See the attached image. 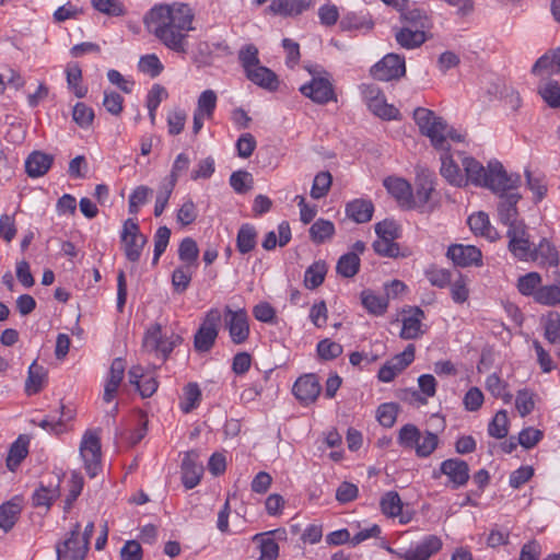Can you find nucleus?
<instances>
[{
	"label": "nucleus",
	"instance_id": "f257e3e1",
	"mask_svg": "<svg viewBox=\"0 0 560 560\" xmlns=\"http://www.w3.org/2000/svg\"><path fill=\"white\" fill-rule=\"evenodd\" d=\"M463 166L466 172V182L487 187L491 191H501L521 183V176L509 174L499 161H490L485 167L474 158H464Z\"/></svg>",
	"mask_w": 560,
	"mask_h": 560
},
{
	"label": "nucleus",
	"instance_id": "f03ea898",
	"mask_svg": "<svg viewBox=\"0 0 560 560\" xmlns=\"http://www.w3.org/2000/svg\"><path fill=\"white\" fill-rule=\"evenodd\" d=\"M147 30L175 50V16L170 4H156L144 15Z\"/></svg>",
	"mask_w": 560,
	"mask_h": 560
},
{
	"label": "nucleus",
	"instance_id": "7ed1b4c3",
	"mask_svg": "<svg viewBox=\"0 0 560 560\" xmlns=\"http://www.w3.org/2000/svg\"><path fill=\"white\" fill-rule=\"evenodd\" d=\"M413 119L418 125L420 132L430 139L431 144L436 150H450V144L446 141L448 125L442 117L438 116L431 109L418 107L413 112Z\"/></svg>",
	"mask_w": 560,
	"mask_h": 560
},
{
	"label": "nucleus",
	"instance_id": "20e7f679",
	"mask_svg": "<svg viewBox=\"0 0 560 560\" xmlns=\"http://www.w3.org/2000/svg\"><path fill=\"white\" fill-rule=\"evenodd\" d=\"M413 119L418 125L420 132L430 139L431 144L436 150H450V144L446 141L448 125L442 117L438 116L431 109L418 107L413 112Z\"/></svg>",
	"mask_w": 560,
	"mask_h": 560
},
{
	"label": "nucleus",
	"instance_id": "39448f33",
	"mask_svg": "<svg viewBox=\"0 0 560 560\" xmlns=\"http://www.w3.org/2000/svg\"><path fill=\"white\" fill-rule=\"evenodd\" d=\"M413 119L418 125L420 132L430 139L431 144L436 150H450V144L446 141L448 125L442 117L438 116L431 109L418 107L413 112Z\"/></svg>",
	"mask_w": 560,
	"mask_h": 560
},
{
	"label": "nucleus",
	"instance_id": "423d86ee",
	"mask_svg": "<svg viewBox=\"0 0 560 560\" xmlns=\"http://www.w3.org/2000/svg\"><path fill=\"white\" fill-rule=\"evenodd\" d=\"M182 265L177 267V293L184 292L199 266V247L191 237H185L177 248Z\"/></svg>",
	"mask_w": 560,
	"mask_h": 560
},
{
	"label": "nucleus",
	"instance_id": "0eeeda50",
	"mask_svg": "<svg viewBox=\"0 0 560 560\" xmlns=\"http://www.w3.org/2000/svg\"><path fill=\"white\" fill-rule=\"evenodd\" d=\"M222 314L218 308L209 310L194 337V347L197 352H209L218 338Z\"/></svg>",
	"mask_w": 560,
	"mask_h": 560
},
{
	"label": "nucleus",
	"instance_id": "6e6552de",
	"mask_svg": "<svg viewBox=\"0 0 560 560\" xmlns=\"http://www.w3.org/2000/svg\"><path fill=\"white\" fill-rule=\"evenodd\" d=\"M521 183L501 191H493L499 197L497 206L499 221L509 229L517 224H525L522 220H518L517 203L522 199L517 191Z\"/></svg>",
	"mask_w": 560,
	"mask_h": 560
},
{
	"label": "nucleus",
	"instance_id": "1a4fd4ad",
	"mask_svg": "<svg viewBox=\"0 0 560 560\" xmlns=\"http://www.w3.org/2000/svg\"><path fill=\"white\" fill-rule=\"evenodd\" d=\"M80 455L84 462L86 474L94 478L102 468L101 440L96 432L86 431L80 444Z\"/></svg>",
	"mask_w": 560,
	"mask_h": 560
},
{
	"label": "nucleus",
	"instance_id": "9d476101",
	"mask_svg": "<svg viewBox=\"0 0 560 560\" xmlns=\"http://www.w3.org/2000/svg\"><path fill=\"white\" fill-rule=\"evenodd\" d=\"M442 548V540L435 535L425 536L416 546L408 549H393L387 547V551L400 560H429Z\"/></svg>",
	"mask_w": 560,
	"mask_h": 560
},
{
	"label": "nucleus",
	"instance_id": "9b49d317",
	"mask_svg": "<svg viewBox=\"0 0 560 560\" xmlns=\"http://www.w3.org/2000/svg\"><path fill=\"white\" fill-rule=\"evenodd\" d=\"M174 341L166 338L160 324H154L147 329L142 340L145 352L154 354L160 360H165L173 351Z\"/></svg>",
	"mask_w": 560,
	"mask_h": 560
},
{
	"label": "nucleus",
	"instance_id": "f8f14e48",
	"mask_svg": "<svg viewBox=\"0 0 560 560\" xmlns=\"http://www.w3.org/2000/svg\"><path fill=\"white\" fill-rule=\"evenodd\" d=\"M81 525L75 523L70 530L69 537L62 542L57 544V560H84L89 551L88 542L80 538Z\"/></svg>",
	"mask_w": 560,
	"mask_h": 560
},
{
	"label": "nucleus",
	"instance_id": "ddd939ff",
	"mask_svg": "<svg viewBox=\"0 0 560 560\" xmlns=\"http://www.w3.org/2000/svg\"><path fill=\"white\" fill-rule=\"evenodd\" d=\"M313 75L311 82L303 84L300 92L317 104H327L330 101H337L334 86L327 77H316L312 69H308Z\"/></svg>",
	"mask_w": 560,
	"mask_h": 560
},
{
	"label": "nucleus",
	"instance_id": "4468645a",
	"mask_svg": "<svg viewBox=\"0 0 560 560\" xmlns=\"http://www.w3.org/2000/svg\"><path fill=\"white\" fill-rule=\"evenodd\" d=\"M225 327L229 330L231 340L235 345L244 343L249 337L248 315L244 308L233 311L225 306Z\"/></svg>",
	"mask_w": 560,
	"mask_h": 560
},
{
	"label": "nucleus",
	"instance_id": "2eb2a0df",
	"mask_svg": "<svg viewBox=\"0 0 560 560\" xmlns=\"http://www.w3.org/2000/svg\"><path fill=\"white\" fill-rule=\"evenodd\" d=\"M447 476L453 489L464 487L469 480V466L460 458H448L441 463L440 470L433 471V478Z\"/></svg>",
	"mask_w": 560,
	"mask_h": 560
},
{
	"label": "nucleus",
	"instance_id": "dca6fc26",
	"mask_svg": "<svg viewBox=\"0 0 560 560\" xmlns=\"http://www.w3.org/2000/svg\"><path fill=\"white\" fill-rule=\"evenodd\" d=\"M406 66L404 57L396 54H387L371 69V74L378 81H390L405 75Z\"/></svg>",
	"mask_w": 560,
	"mask_h": 560
},
{
	"label": "nucleus",
	"instance_id": "f3484780",
	"mask_svg": "<svg viewBox=\"0 0 560 560\" xmlns=\"http://www.w3.org/2000/svg\"><path fill=\"white\" fill-rule=\"evenodd\" d=\"M509 250L520 260H529L532 255V244L528 238L525 224H517L508 229Z\"/></svg>",
	"mask_w": 560,
	"mask_h": 560
},
{
	"label": "nucleus",
	"instance_id": "a211bd4d",
	"mask_svg": "<svg viewBox=\"0 0 560 560\" xmlns=\"http://www.w3.org/2000/svg\"><path fill=\"white\" fill-rule=\"evenodd\" d=\"M388 194L395 198L402 209H415L413 194L410 184L401 178L389 176L383 182Z\"/></svg>",
	"mask_w": 560,
	"mask_h": 560
},
{
	"label": "nucleus",
	"instance_id": "6ab92c4d",
	"mask_svg": "<svg viewBox=\"0 0 560 560\" xmlns=\"http://www.w3.org/2000/svg\"><path fill=\"white\" fill-rule=\"evenodd\" d=\"M446 256L459 267L480 266L482 260L480 249L472 245L453 244L448 247Z\"/></svg>",
	"mask_w": 560,
	"mask_h": 560
},
{
	"label": "nucleus",
	"instance_id": "aec40b11",
	"mask_svg": "<svg viewBox=\"0 0 560 560\" xmlns=\"http://www.w3.org/2000/svg\"><path fill=\"white\" fill-rule=\"evenodd\" d=\"M199 454L190 451L185 454L182 463V482L186 489L195 488L203 475V466L198 462Z\"/></svg>",
	"mask_w": 560,
	"mask_h": 560
},
{
	"label": "nucleus",
	"instance_id": "412c9836",
	"mask_svg": "<svg viewBox=\"0 0 560 560\" xmlns=\"http://www.w3.org/2000/svg\"><path fill=\"white\" fill-rule=\"evenodd\" d=\"M292 390L299 401L310 405L317 399L320 384L315 374H306L296 380Z\"/></svg>",
	"mask_w": 560,
	"mask_h": 560
},
{
	"label": "nucleus",
	"instance_id": "4be33fe9",
	"mask_svg": "<svg viewBox=\"0 0 560 560\" xmlns=\"http://www.w3.org/2000/svg\"><path fill=\"white\" fill-rule=\"evenodd\" d=\"M284 529H275L267 533L256 534L254 540L259 542L260 556L258 560H277L279 557V545L276 541L278 539H285Z\"/></svg>",
	"mask_w": 560,
	"mask_h": 560
},
{
	"label": "nucleus",
	"instance_id": "5701e85b",
	"mask_svg": "<svg viewBox=\"0 0 560 560\" xmlns=\"http://www.w3.org/2000/svg\"><path fill=\"white\" fill-rule=\"evenodd\" d=\"M129 422V428L121 436L129 445L135 446L147 435L148 416L142 410H136L131 413Z\"/></svg>",
	"mask_w": 560,
	"mask_h": 560
},
{
	"label": "nucleus",
	"instance_id": "b1692460",
	"mask_svg": "<svg viewBox=\"0 0 560 560\" xmlns=\"http://www.w3.org/2000/svg\"><path fill=\"white\" fill-rule=\"evenodd\" d=\"M313 5V0H272L268 11L276 15L294 16Z\"/></svg>",
	"mask_w": 560,
	"mask_h": 560
},
{
	"label": "nucleus",
	"instance_id": "393cba45",
	"mask_svg": "<svg viewBox=\"0 0 560 560\" xmlns=\"http://www.w3.org/2000/svg\"><path fill=\"white\" fill-rule=\"evenodd\" d=\"M125 369V361L121 358L114 359L109 369L108 380L104 388V401L110 402L115 398L124 378Z\"/></svg>",
	"mask_w": 560,
	"mask_h": 560
},
{
	"label": "nucleus",
	"instance_id": "a878e982",
	"mask_svg": "<svg viewBox=\"0 0 560 560\" xmlns=\"http://www.w3.org/2000/svg\"><path fill=\"white\" fill-rule=\"evenodd\" d=\"M54 158L50 154L34 151L25 161L26 174L32 178H37L45 175L51 167Z\"/></svg>",
	"mask_w": 560,
	"mask_h": 560
},
{
	"label": "nucleus",
	"instance_id": "bb28decb",
	"mask_svg": "<svg viewBox=\"0 0 560 560\" xmlns=\"http://www.w3.org/2000/svg\"><path fill=\"white\" fill-rule=\"evenodd\" d=\"M423 318L424 312L420 307L410 310L408 315L402 318L400 337L406 340L419 338L422 335L421 322Z\"/></svg>",
	"mask_w": 560,
	"mask_h": 560
},
{
	"label": "nucleus",
	"instance_id": "cd10ccee",
	"mask_svg": "<svg viewBox=\"0 0 560 560\" xmlns=\"http://www.w3.org/2000/svg\"><path fill=\"white\" fill-rule=\"evenodd\" d=\"M374 212V205L371 200L358 198L346 205V214L355 223L371 221Z\"/></svg>",
	"mask_w": 560,
	"mask_h": 560
},
{
	"label": "nucleus",
	"instance_id": "c85d7f7f",
	"mask_svg": "<svg viewBox=\"0 0 560 560\" xmlns=\"http://www.w3.org/2000/svg\"><path fill=\"white\" fill-rule=\"evenodd\" d=\"M417 190L413 196L415 209L423 210L432 198L435 190L434 176L432 174L422 173L417 177Z\"/></svg>",
	"mask_w": 560,
	"mask_h": 560
},
{
	"label": "nucleus",
	"instance_id": "c756f323",
	"mask_svg": "<svg viewBox=\"0 0 560 560\" xmlns=\"http://www.w3.org/2000/svg\"><path fill=\"white\" fill-rule=\"evenodd\" d=\"M532 73L535 75L560 73V47L548 50L538 58L532 68Z\"/></svg>",
	"mask_w": 560,
	"mask_h": 560
},
{
	"label": "nucleus",
	"instance_id": "7c9ffc66",
	"mask_svg": "<svg viewBox=\"0 0 560 560\" xmlns=\"http://www.w3.org/2000/svg\"><path fill=\"white\" fill-rule=\"evenodd\" d=\"M22 512L21 499L14 497L13 499L0 505V528L5 533L11 530L19 520Z\"/></svg>",
	"mask_w": 560,
	"mask_h": 560
},
{
	"label": "nucleus",
	"instance_id": "2f4dec72",
	"mask_svg": "<svg viewBox=\"0 0 560 560\" xmlns=\"http://www.w3.org/2000/svg\"><path fill=\"white\" fill-rule=\"evenodd\" d=\"M194 18L195 13L188 4L177 5V54L186 51L184 35L180 32L195 30L192 26Z\"/></svg>",
	"mask_w": 560,
	"mask_h": 560
},
{
	"label": "nucleus",
	"instance_id": "473e14b6",
	"mask_svg": "<svg viewBox=\"0 0 560 560\" xmlns=\"http://www.w3.org/2000/svg\"><path fill=\"white\" fill-rule=\"evenodd\" d=\"M248 80L262 89L275 91L278 89L279 81L277 74L267 67L261 65L248 70L246 73Z\"/></svg>",
	"mask_w": 560,
	"mask_h": 560
},
{
	"label": "nucleus",
	"instance_id": "72a5a7b5",
	"mask_svg": "<svg viewBox=\"0 0 560 560\" xmlns=\"http://www.w3.org/2000/svg\"><path fill=\"white\" fill-rule=\"evenodd\" d=\"M395 39L405 49L420 47L427 39V32L401 26L395 31Z\"/></svg>",
	"mask_w": 560,
	"mask_h": 560
},
{
	"label": "nucleus",
	"instance_id": "f704fd0d",
	"mask_svg": "<svg viewBox=\"0 0 560 560\" xmlns=\"http://www.w3.org/2000/svg\"><path fill=\"white\" fill-rule=\"evenodd\" d=\"M30 439L26 435H20L10 446L7 457V467L11 471H15L23 459L28 454Z\"/></svg>",
	"mask_w": 560,
	"mask_h": 560
},
{
	"label": "nucleus",
	"instance_id": "c9c22d12",
	"mask_svg": "<svg viewBox=\"0 0 560 560\" xmlns=\"http://www.w3.org/2000/svg\"><path fill=\"white\" fill-rule=\"evenodd\" d=\"M400 20L402 26L427 32L431 27V20L428 14L420 9H407L401 11Z\"/></svg>",
	"mask_w": 560,
	"mask_h": 560
},
{
	"label": "nucleus",
	"instance_id": "e433bc0d",
	"mask_svg": "<svg viewBox=\"0 0 560 560\" xmlns=\"http://www.w3.org/2000/svg\"><path fill=\"white\" fill-rule=\"evenodd\" d=\"M441 175L452 185L462 186L466 184L465 176L448 151H442L441 154Z\"/></svg>",
	"mask_w": 560,
	"mask_h": 560
},
{
	"label": "nucleus",
	"instance_id": "4c0bfd02",
	"mask_svg": "<svg viewBox=\"0 0 560 560\" xmlns=\"http://www.w3.org/2000/svg\"><path fill=\"white\" fill-rule=\"evenodd\" d=\"M46 369L34 361L28 368L27 380L25 383V392L27 395L31 396L39 393L46 383Z\"/></svg>",
	"mask_w": 560,
	"mask_h": 560
},
{
	"label": "nucleus",
	"instance_id": "58836bf2",
	"mask_svg": "<svg viewBox=\"0 0 560 560\" xmlns=\"http://www.w3.org/2000/svg\"><path fill=\"white\" fill-rule=\"evenodd\" d=\"M202 393L199 385L195 382L188 383L183 387V396L179 408L184 413H190L200 406Z\"/></svg>",
	"mask_w": 560,
	"mask_h": 560
},
{
	"label": "nucleus",
	"instance_id": "ea45409f",
	"mask_svg": "<svg viewBox=\"0 0 560 560\" xmlns=\"http://www.w3.org/2000/svg\"><path fill=\"white\" fill-rule=\"evenodd\" d=\"M529 260L538 261L541 265L558 266L559 256L555 246L548 241L542 240L538 246L532 249Z\"/></svg>",
	"mask_w": 560,
	"mask_h": 560
},
{
	"label": "nucleus",
	"instance_id": "a19ab883",
	"mask_svg": "<svg viewBox=\"0 0 560 560\" xmlns=\"http://www.w3.org/2000/svg\"><path fill=\"white\" fill-rule=\"evenodd\" d=\"M467 222H468V225H469L470 230L475 234L482 235V236H485L487 238H490V240H494L495 238L497 232L491 226L490 221H489V217H488L487 213L480 211L478 213L471 214L468 218Z\"/></svg>",
	"mask_w": 560,
	"mask_h": 560
},
{
	"label": "nucleus",
	"instance_id": "79ce46f5",
	"mask_svg": "<svg viewBox=\"0 0 560 560\" xmlns=\"http://www.w3.org/2000/svg\"><path fill=\"white\" fill-rule=\"evenodd\" d=\"M59 497V486H40L34 491L32 502L35 508L45 506L49 509L54 501Z\"/></svg>",
	"mask_w": 560,
	"mask_h": 560
},
{
	"label": "nucleus",
	"instance_id": "37998d69",
	"mask_svg": "<svg viewBox=\"0 0 560 560\" xmlns=\"http://www.w3.org/2000/svg\"><path fill=\"white\" fill-rule=\"evenodd\" d=\"M68 88L78 98H82L88 93V88L81 84L82 70L78 63H69L66 68Z\"/></svg>",
	"mask_w": 560,
	"mask_h": 560
},
{
	"label": "nucleus",
	"instance_id": "c03bdc74",
	"mask_svg": "<svg viewBox=\"0 0 560 560\" xmlns=\"http://www.w3.org/2000/svg\"><path fill=\"white\" fill-rule=\"evenodd\" d=\"M361 301L368 312L376 316L383 315L388 307L387 298L376 295L371 290L362 291Z\"/></svg>",
	"mask_w": 560,
	"mask_h": 560
},
{
	"label": "nucleus",
	"instance_id": "a18cd8bd",
	"mask_svg": "<svg viewBox=\"0 0 560 560\" xmlns=\"http://www.w3.org/2000/svg\"><path fill=\"white\" fill-rule=\"evenodd\" d=\"M334 234L335 225L329 220L318 219L310 228L311 240L316 244L325 243L330 240Z\"/></svg>",
	"mask_w": 560,
	"mask_h": 560
},
{
	"label": "nucleus",
	"instance_id": "49530a36",
	"mask_svg": "<svg viewBox=\"0 0 560 560\" xmlns=\"http://www.w3.org/2000/svg\"><path fill=\"white\" fill-rule=\"evenodd\" d=\"M124 243V250L127 259L132 262H137L143 249L144 244L147 243L145 236L142 234H133L131 236H126V238H121Z\"/></svg>",
	"mask_w": 560,
	"mask_h": 560
},
{
	"label": "nucleus",
	"instance_id": "de8ad7c7",
	"mask_svg": "<svg viewBox=\"0 0 560 560\" xmlns=\"http://www.w3.org/2000/svg\"><path fill=\"white\" fill-rule=\"evenodd\" d=\"M174 186H175V163L173 164V166L170 171L167 182L162 185L160 191L158 192L155 206H154V215L155 217H159L163 213Z\"/></svg>",
	"mask_w": 560,
	"mask_h": 560
},
{
	"label": "nucleus",
	"instance_id": "09e8293b",
	"mask_svg": "<svg viewBox=\"0 0 560 560\" xmlns=\"http://www.w3.org/2000/svg\"><path fill=\"white\" fill-rule=\"evenodd\" d=\"M486 388L495 398H501L505 404L511 402L513 395L508 390V384L497 373L488 375Z\"/></svg>",
	"mask_w": 560,
	"mask_h": 560
},
{
	"label": "nucleus",
	"instance_id": "8fccbe9b",
	"mask_svg": "<svg viewBox=\"0 0 560 560\" xmlns=\"http://www.w3.org/2000/svg\"><path fill=\"white\" fill-rule=\"evenodd\" d=\"M327 266L324 261H315L305 271L304 284L308 289H316L325 279Z\"/></svg>",
	"mask_w": 560,
	"mask_h": 560
},
{
	"label": "nucleus",
	"instance_id": "3c124183",
	"mask_svg": "<svg viewBox=\"0 0 560 560\" xmlns=\"http://www.w3.org/2000/svg\"><path fill=\"white\" fill-rule=\"evenodd\" d=\"M256 230L249 224H243L237 233L236 246L240 253L246 254L256 246Z\"/></svg>",
	"mask_w": 560,
	"mask_h": 560
},
{
	"label": "nucleus",
	"instance_id": "603ef678",
	"mask_svg": "<svg viewBox=\"0 0 560 560\" xmlns=\"http://www.w3.org/2000/svg\"><path fill=\"white\" fill-rule=\"evenodd\" d=\"M360 269V258L355 253H347L337 261L336 270L345 278L354 277Z\"/></svg>",
	"mask_w": 560,
	"mask_h": 560
},
{
	"label": "nucleus",
	"instance_id": "864d4df0",
	"mask_svg": "<svg viewBox=\"0 0 560 560\" xmlns=\"http://www.w3.org/2000/svg\"><path fill=\"white\" fill-rule=\"evenodd\" d=\"M382 512L388 517H396L401 513L402 502L396 491L386 492L380 502Z\"/></svg>",
	"mask_w": 560,
	"mask_h": 560
},
{
	"label": "nucleus",
	"instance_id": "5fc2aeb1",
	"mask_svg": "<svg viewBox=\"0 0 560 560\" xmlns=\"http://www.w3.org/2000/svg\"><path fill=\"white\" fill-rule=\"evenodd\" d=\"M538 93L542 100L552 108L560 106V84L555 80H548L540 84Z\"/></svg>",
	"mask_w": 560,
	"mask_h": 560
},
{
	"label": "nucleus",
	"instance_id": "6e6d98bb",
	"mask_svg": "<svg viewBox=\"0 0 560 560\" xmlns=\"http://www.w3.org/2000/svg\"><path fill=\"white\" fill-rule=\"evenodd\" d=\"M509 432V418L506 410H499L488 425V433L495 439H503Z\"/></svg>",
	"mask_w": 560,
	"mask_h": 560
},
{
	"label": "nucleus",
	"instance_id": "4d7b16f0",
	"mask_svg": "<svg viewBox=\"0 0 560 560\" xmlns=\"http://www.w3.org/2000/svg\"><path fill=\"white\" fill-rule=\"evenodd\" d=\"M217 94L212 90L203 91L197 102V108L195 113L206 116V118L210 119L213 116L214 109L217 107Z\"/></svg>",
	"mask_w": 560,
	"mask_h": 560
},
{
	"label": "nucleus",
	"instance_id": "13d9d810",
	"mask_svg": "<svg viewBox=\"0 0 560 560\" xmlns=\"http://www.w3.org/2000/svg\"><path fill=\"white\" fill-rule=\"evenodd\" d=\"M368 107L374 115L383 119L390 120L399 116V110L394 105L387 104L384 96L372 100Z\"/></svg>",
	"mask_w": 560,
	"mask_h": 560
},
{
	"label": "nucleus",
	"instance_id": "bf43d9fd",
	"mask_svg": "<svg viewBox=\"0 0 560 560\" xmlns=\"http://www.w3.org/2000/svg\"><path fill=\"white\" fill-rule=\"evenodd\" d=\"M428 281L438 288H445L452 282V272L447 269L431 266L424 271Z\"/></svg>",
	"mask_w": 560,
	"mask_h": 560
},
{
	"label": "nucleus",
	"instance_id": "052dcab7",
	"mask_svg": "<svg viewBox=\"0 0 560 560\" xmlns=\"http://www.w3.org/2000/svg\"><path fill=\"white\" fill-rule=\"evenodd\" d=\"M331 182H332V177L329 172L318 173L313 180V185H312V189H311L312 198L320 199V198L325 197L329 191Z\"/></svg>",
	"mask_w": 560,
	"mask_h": 560
},
{
	"label": "nucleus",
	"instance_id": "680f3d73",
	"mask_svg": "<svg viewBox=\"0 0 560 560\" xmlns=\"http://www.w3.org/2000/svg\"><path fill=\"white\" fill-rule=\"evenodd\" d=\"M421 439V432L415 424H405L398 433V442L405 448H415Z\"/></svg>",
	"mask_w": 560,
	"mask_h": 560
},
{
	"label": "nucleus",
	"instance_id": "e2e57ef3",
	"mask_svg": "<svg viewBox=\"0 0 560 560\" xmlns=\"http://www.w3.org/2000/svg\"><path fill=\"white\" fill-rule=\"evenodd\" d=\"M138 69L140 72L150 75L151 78L158 77L162 70L163 65L154 54L144 55L138 62Z\"/></svg>",
	"mask_w": 560,
	"mask_h": 560
},
{
	"label": "nucleus",
	"instance_id": "0e129e2a",
	"mask_svg": "<svg viewBox=\"0 0 560 560\" xmlns=\"http://www.w3.org/2000/svg\"><path fill=\"white\" fill-rule=\"evenodd\" d=\"M398 409L395 402L382 404L376 411L378 422L385 428H392L396 422Z\"/></svg>",
	"mask_w": 560,
	"mask_h": 560
},
{
	"label": "nucleus",
	"instance_id": "69168bd1",
	"mask_svg": "<svg viewBox=\"0 0 560 560\" xmlns=\"http://www.w3.org/2000/svg\"><path fill=\"white\" fill-rule=\"evenodd\" d=\"M439 438L436 434L425 431L420 441L417 443L415 451L417 456L419 457H428L430 456L438 447Z\"/></svg>",
	"mask_w": 560,
	"mask_h": 560
},
{
	"label": "nucleus",
	"instance_id": "338daca9",
	"mask_svg": "<svg viewBox=\"0 0 560 560\" xmlns=\"http://www.w3.org/2000/svg\"><path fill=\"white\" fill-rule=\"evenodd\" d=\"M545 338L552 345L560 343V315L552 312L545 322Z\"/></svg>",
	"mask_w": 560,
	"mask_h": 560
},
{
	"label": "nucleus",
	"instance_id": "774afa93",
	"mask_svg": "<svg viewBox=\"0 0 560 560\" xmlns=\"http://www.w3.org/2000/svg\"><path fill=\"white\" fill-rule=\"evenodd\" d=\"M535 301L546 305L560 303V288L558 285H546L539 288L535 292Z\"/></svg>",
	"mask_w": 560,
	"mask_h": 560
}]
</instances>
